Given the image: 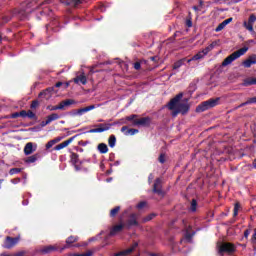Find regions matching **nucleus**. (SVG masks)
Instances as JSON below:
<instances>
[{"label": "nucleus", "mask_w": 256, "mask_h": 256, "mask_svg": "<svg viewBox=\"0 0 256 256\" xmlns=\"http://www.w3.org/2000/svg\"><path fill=\"white\" fill-rule=\"evenodd\" d=\"M181 99H183V93H179L168 103V109L172 111V117H177L179 113L181 115H187L189 113V104L181 103Z\"/></svg>", "instance_id": "obj_1"}, {"label": "nucleus", "mask_w": 256, "mask_h": 256, "mask_svg": "<svg viewBox=\"0 0 256 256\" xmlns=\"http://www.w3.org/2000/svg\"><path fill=\"white\" fill-rule=\"evenodd\" d=\"M127 121H132V125L138 127H149L151 125V118L150 117H142L137 119V114H132L127 116L126 118L120 119L122 125H127Z\"/></svg>", "instance_id": "obj_2"}, {"label": "nucleus", "mask_w": 256, "mask_h": 256, "mask_svg": "<svg viewBox=\"0 0 256 256\" xmlns=\"http://www.w3.org/2000/svg\"><path fill=\"white\" fill-rule=\"evenodd\" d=\"M219 101H221V98L217 97L202 102L196 107V113H203L205 111H209V109H213V107H217L219 105Z\"/></svg>", "instance_id": "obj_3"}, {"label": "nucleus", "mask_w": 256, "mask_h": 256, "mask_svg": "<svg viewBox=\"0 0 256 256\" xmlns=\"http://www.w3.org/2000/svg\"><path fill=\"white\" fill-rule=\"evenodd\" d=\"M249 51L248 47L240 48L238 51L233 52L228 57H226L222 62V67H227V65H231L233 61L239 59V57L245 55Z\"/></svg>", "instance_id": "obj_4"}, {"label": "nucleus", "mask_w": 256, "mask_h": 256, "mask_svg": "<svg viewBox=\"0 0 256 256\" xmlns=\"http://www.w3.org/2000/svg\"><path fill=\"white\" fill-rule=\"evenodd\" d=\"M217 249H218V255H221V256L225 255V253L227 255H233V253L237 251V247L235 246V244L231 242H224L218 245Z\"/></svg>", "instance_id": "obj_5"}, {"label": "nucleus", "mask_w": 256, "mask_h": 256, "mask_svg": "<svg viewBox=\"0 0 256 256\" xmlns=\"http://www.w3.org/2000/svg\"><path fill=\"white\" fill-rule=\"evenodd\" d=\"M12 17H18V19H25V10L15 8L10 15H4L2 17L3 23H9Z\"/></svg>", "instance_id": "obj_6"}, {"label": "nucleus", "mask_w": 256, "mask_h": 256, "mask_svg": "<svg viewBox=\"0 0 256 256\" xmlns=\"http://www.w3.org/2000/svg\"><path fill=\"white\" fill-rule=\"evenodd\" d=\"M97 128L90 129L88 133H104V131H109L113 124L103 123L96 125Z\"/></svg>", "instance_id": "obj_7"}, {"label": "nucleus", "mask_w": 256, "mask_h": 256, "mask_svg": "<svg viewBox=\"0 0 256 256\" xmlns=\"http://www.w3.org/2000/svg\"><path fill=\"white\" fill-rule=\"evenodd\" d=\"M125 227L127 229H131V227H139V221H137V214L136 213L130 214L128 220L126 221Z\"/></svg>", "instance_id": "obj_8"}, {"label": "nucleus", "mask_w": 256, "mask_h": 256, "mask_svg": "<svg viewBox=\"0 0 256 256\" xmlns=\"http://www.w3.org/2000/svg\"><path fill=\"white\" fill-rule=\"evenodd\" d=\"M17 243H19V238L18 237H11V236H7L6 240H5V249H12V247H15V245H17Z\"/></svg>", "instance_id": "obj_9"}, {"label": "nucleus", "mask_w": 256, "mask_h": 256, "mask_svg": "<svg viewBox=\"0 0 256 256\" xmlns=\"http://www.w3.org/2000/svg\"><path fill=\"white\" fill-rule=\"evenodd\" d=\"M77 136H73L71 138H69L68 140L56 145L54 147V151H61V149H65V147H69V145H71V143H73V141H75V138Z\"/></svg>", "instance_id": "obj_10"}, {"label": "nucleus", "mask_w": 256, "mask_h": 256, "mask_svg": "<svg viewBox=\"0 0 256 256\" xmlns=\"http://www.w3.org/2000/svg\"><path fill=\"white\" fill-rule=\"evenodd\" d=\"M162 180L161 178H156L154 185H153V193L156 195H163V188L161 186Z\"/></svg>", "instance_id": "obj_11"}, {"label": "nucleus", "mask_w": 256, "mask_h": 256, "mask_svg": "<svg viewBox=\"0 0 256 256\" xmlns=\"http://www.w3.org/2000/svg\"><path fill=\"white\" fill-rule=\"evenodd\" d=\"M243 67H245L246 69H249V67H251V65H256V54H252L250 55L243 63H242Z\"/></svg>", "instance_id": "obj_12"}, {"label": "nucleus", "mask_w": 256, "mask_h": 256, "mask_svg": "<svg viewBox=\"0 0 256 256\" xmlns=\"http://www.w3.org/2000/svg\"><path fill=\"white\" fill-rule=\"evenodd\" d=\"M35 151H37V146H35V148H33L32 142H28L24 147L25 155H31L32 153H35Z\"/></svg>", "instance_id": "obj_13"}, {"label": "nucleus", "mask_w": 256, "mask_h": 256, "mask_svg": "<svg viewBox=\"0 0 256 256\" xmlns=\"http://www.w3.org/2000/svg\"><path fill=\"white\" fill-rule=\"evenodd\" d=\"M74 83H76V85H78V83L85 85L87 83V76H85V73L82 72L81 74L77 75L74 78Z\"/></svg>", "instance_id": "obj_14"}, {"label": "nucleus", "mask_w": 256, "mask_h": 256, "mask_svg": "<svg viewBox=\"0 0 256 256\" xmlns=\"http://www.w3.org/2000/svg\"><path fill=\"white\" fill-rule=\"evenodd\" d=\"M125 227V224H119L115 225L111 230H110V236L113 237L117 235V233H121L123 231V228Z\"/></svg>", "instance_id": "obj_15"}, {"label": "nucleus", "mask_w": 256, "mask_h": 256, "mask_svg": "<svg viewBox=\"0 0 256 256\" xmlns=\"http://www.w3.org/2000/svg\"><path fill=\"white\" fill-rule=\"evenodd\" d=\"M93 109H95V105L80 108L75 111L74 115H83L84 113H88V111H93Z\"/></svg>", "instance_id": "obj_16"}, {"label": "nucleus", "mask_w": 256, "mask_h": 256, "mask_svg": "<svg viewBox=\"0 0 256 256\" xmlns=\"http://www.w3.org/2000/svg\"><path fill=\"white\" fill-rule=\"evenodd\" d=\"M83 3V0H64V4L67 5V7H77Z\"/></svg>", "instance_id": "obj_17"}, {"label": "nucleus", "mask_w": 256, "mask_h": 256, "mask_svg": "<svg viewBox=\"0 0 256 256\" xmlns=\"http://www.w3.org/2000/svg\"><path fill=\"white\" fill-rule=\"evenodd\" d=\"M97 149L102 155H105V153H109V147H107V144L105 143L98 144Z\"/></svg>", "instance_id": "obj_18"}, {"label": "nucleus", "mask_w": 256, "mask_h": 256, "mask_svg": "<svg viewBox=\"0 0 256 256\" xmlns=\"http://www.w3.org/2000/svg\"><path fill=\"white\" fill-rule=\"evenodd\" d=\"M256 105V96L252 98H248V100L244 103H241L236 109H241V107H245V105Z\"/></svg>", "instance_id": "obj_19"}, {"label": "nucleus", "mask_w": 256, "mask_h": 256, "mask_svg": "<svg viewBox=\"0 0 256 256\" xmlns=\"http://www.w3.org/2000/svg\"><path fill=\"white\" fill-rule=\"evenodd\" d=\"M38 159H41V154L36 153L26 158L25 163H35V161H37Z\"/></svg>", "instance_id": "obj_20"}, {"label": "nucleus", "mask_w": 256, "mask_h": 256, "mask_svg": "<svg viewBox=\"0 0 256 256\" xmlns=\"http://www.w3.org/2000/svg\"><path fill=\"white\" fill-rule=\"evenodd\" d=\"M74 103H75V100L67 99L60 102V107H62V109H65V107H69V105H74Z\"/></svg>", "instance_id": "obj_21"}, {"label": "nucleus", "mask_w": 256, "mask_h": 256, "mask_svg": "<svg viewBox=\"0 0 256 256\" xmlns=\"http://www.w3.org/2000/svg\"><path fill=\"white\" fill-rule=\"evenodd\" d=\"M77 241H79V237H77V236H69L66 239V245H67V247H69V245H73V243H77Z\"/></svg>", "instance_id": "obj_22"}, {"label": "nucleus", "mask_w": 256, "mask_h": 256, "mask_svg": "<svg viewBox=\"0 0 256 256\" xmlns=\"http://www.w3.org/2000/svg\"><path fill=\"white\" fill-rule=\"evenodd\" d=\"M205 55L202 51L198 52L196 55H194L191 59L188 60V63H191V61H199V59H203Z\"/></svg>", "instance_id": "obj_23"}, {"label": "nucleus", "mask_w": 256, "mask_h": 256, "mask_svg": "<svg viewBox=\"0 0 256 256\" xmlns=\"http://www.w3.org/2000/svg\"><path fill=\"white\" fill-rule=\"evenodd\" d=\"M117 143V138L115 137V135H111L108 139V145L109 147L113 148L115 147V144Z\"/></svg>", "instance_id": "obj_24"}, {"label": "nucleus", "mask_w": 256, "mask_h": 256, "mask_svg": "<svg viewBox=\"0 0 256 256\" xmlns=\"http://www.w3.org/2000/svg\"><path fill=\"white\" fill-rule=\"evenodd\" d=\"M59 119V114L52 113L47 117L48 123H53V121H57Z\"/></svg>", "instance_id": "obj_25"}, {"label": "nucleus", "mask_w": 256, "mask_h": 256, "mask_svg": "<svg viewBox=\"0 0 256 256\" xmlns=\"http://www.w3.org/2000/svg\"><path fill=\"white\" fill-rule=\"evenodd\" d=\"M121 211V206H116L110 210V217H117V214Z\"/></svg>", "instance_id": "obj_26"}, {"label": "nucleus", "mask_w": 256, "mask_h": 256, "mask_svg": "<svg viewBox=\"0 0 256 256\" xmlns=\"http://www.w3.org/2000/svg\"><path fill=\"white\" fill-rule=\"evenodd\" d=\"M245 87H249L250 85H256V78L246 79L244 81Z\"/></svg>", "instance_id": "obj_27"}, {"label": "nucleus", "mask_w": 256, "mask_h": 256, "mask_svg": "<svg viewBox=\"0 0 256 256\" xmlns=\"http://www.w3.org/2000/svg\"><path fill=\"white\" fill-rule=\"evenodd\" d=\"M26 117H28V119H33L34 121H37V114H35L33 110H28Z\"/></svg>", "instance_id": "obj_28"}, {"label": "nucleus", "mask_w": 256, "mask_h": 256, "mask_svg": "<svg viewBox=\"0 0 256 256\" xmlns=\"http://www.w3.org/2000/svg\"><path fill=\"white\" fill-rule=\"evenodd\" d=\"M71 161H72L73 165H77V163H79V154L72 153L71 154Z\"/></svg>", "instance_id": "obj_29"}, {"label": "nucleus", "mask_w": 256, "mask_h": 256, "mask_svg": "<svg viewBox=\"0 0 256 256\" xmlns=\"http://www.w3.org/2000/svg\"><path fill=\"white\" fill-rule=\"evenodd\" d=\"M190 211H192V213H195V211H197V200L196 199H192L191 204H190Z\"/></svg>", "instance_id": "obj_30"}, {"label": "nucleus", "mask_w": 256, "mask_h": 256, "mask_svg": "<svg viewBox=\"0 0 256 256\" xmlns=\"http://www.w3.org/2000/svg\"><path fill=\"white\" fill-rule=\"evenodd\" d=\"M244 27L247 29V31H250V33H255V29H253V24H250L249 22H244Z\"/></svg>", "instance_id": "obj_31"}, {"label": "nucleus", "mask_w": 256, "mask_h": 256, "mask_svg": "<svg viewBox=\"0 0 256 256\" xmlns=\"http://www.w3.org/2000/svg\"><path fill=\"white\" fill-rule=\"evenodd\" d=\"M23 168H12L9 170V175H17V173H21Z\"/></svg>", "instance_id": "obj_32"}, {"label": "nucleus", "mask_w": 256, "mask_h": 256, "mask_svg": "<svg viewBox=\"0 0 256 256\" xmlns=\"http://www.w3.org/2000/svg\"><path fill=\"white\" fill-rule=\"evenodd\" d=\"M51 251H55L54 246H46L42 249V253H51Z\"/></svg>", "instance_id": "obj_33"}, {"label": "nucleus", "mask_w": 256, "mask_h": 256, "mask_svg": "<svg viewBox=\"0 0 256 256\" xmlns=\"http://www.w3.org/2000/svg\"><path fill=\"white\" fill-rule=\"evenodd\" d=\"M136 133H139L138 129L130 128L125 132V135H135Z\"/></svg>", "instance_id": "obj_34"}, {"label": "nucleus", "mask_w": 256, "mask_h": 256, "mask_svg": "<svg viewBox=\"0 0 256 256\" xmlns=\"http://www.w3.org/2000/svg\"><path fill=\"white\" fill-rule=\"evenodd\" d=\"M241 207V205H239V203H236L234 205V210H233V217H237V215H239V208Z\"/></svg>", "instance_id": "obj_35"}, {"label": "nucleus", "mask_w": 256, "mask_h": 256, "mask_svg": "<svg viewBox=\"0 0 256 256\" xmlns=\"http://www.w3.org/2000/svg\"><path fill=\"white\" fill-rule=\"evenodd\" d=\"M39 105H40L39 100H33L31 102L30 109H32V110L33 109H38Z\"/></svg>", "instance_id": "obj_36"}, {"label": "nucleus", "mask_w": 256, "mask_h": 256, "mask_svg": "<svg viewBox=\"0 0 256 256\" xmlns=\"http://www.w3.org/2000/svg\"><path fill=\"white\" fill-rule=\"evenodd\" d=\"M47 109H49L50 111L63 110V106H61V104L57 106H48Z\"/></svg>", "instance_id": "obj_37"}, {"label": "nucleus", "mask_w": 256, "mask_h": 256, "mask_svg": "<svg viewBox=\"0 0 256 256\" xmlns=\"http://www.w3.org/2000/svg\"><path fill=\"white\" fill-rule=\"evenodd\" d=\"M225 24L224 22L220 23L216 28H215V31L216 33H219L220 31H223V29H225Z\"/></svg>", "instance_id": "obj_38"}, {"label": "nucleus", "mask_w": 256, "mask_h": 256, "mask_svg": "<svg viewBox=\"0 0 256 256\" xmlns=\"http://www.w3.org/2000/svg\"><path fill=\"white\" fill-rule=\"evenodd\" d=\"M47 93H51V88H47L46 90H43L39 93V97H47Z\"/></svg>", "instance_id": "obj_39"}, {"label": "nucleus", "mask_w": 256, "mask_h": 256, "mask_svg": "<svg viewBox=\"0 0 256 256\" xmlns=\"http://www.w3.org/2000/svg\"><path fill=\"white\" fill-rule=\"evenodd\" d=\"M153 217H155V214H150L148 216H146L145 218H143V223H147L149 221H151L153 219Z\"/></svg>", "instance_id": "obj_40"}, {"label": "nucleus", "mask_w": 256, "mask_h": 256, "mask_svg": "<svg viewBox=\"0 0 256 256\" xmlns=\"http://www.w3.org/2000/svg\"><path fill=\"white\" fill-rule=\"evenodd\" d=\"M255 21H256V16H255V14H251V15L249 16L248 23H250V25H253V23H255Z\"/></svg>", "instance_id": "obj_41"}, {"label": "nucleus", "mask_w": 256, "mask_h": 256, "mask_svg": "<svg viewBox=\"0 0 256 256\" xmlns=\"http://www.w3.org/2000/svg\"><path fill=\"white\" fill-rule=\"evenodd\" d=\"M182 65H183V61L179 60V61L174 63L173 69H179L180 67H182Z\"/></svg>", "instance_id": "obj_42"}, {"label": "nucleus", "mask_w": 256, "mask_h": 256, "mask_svg": "<svg viewBox=\"0 0 256 256\" xmlns=\"http://www.w3.org/2000/svg\"><path fill=\"white\" fill-rule=\"evenodd\" d=\"M147 205V202L142 201L136 205V209H144V207Z\"/></svg>", "instance_id": "obj_43"}, {"label": "nucleus", "mask_w": 256, "mask_h": 256, "mask_svg": "<svg viewBox=\"0 0 256 256\" xmlns=\"http://www.w3.org/2000/svg\"><path fill=\"white\" fill-rule=\"evenodd\" d=\"M210 51H213V49L210 46H207L206 48H204L202 50V53L205 55H207Z\"/></svg>", "instance_id": "obj_44"}, {"label": "nucleus", "mask_w": 256, "mask_h": 256, "mask_svg": "<svg viewBox=\"0 0 256 256\" xmlns=\"http://www.w3.org/2000/svg\"><path fill=\"white\" fill-rule=\"evenodd\" d=\"M158 161L159 163H161L163 165V163H165V154H160V156L158 157Z\"/></svg>", "instance_id": "obj_45"}, {"label": "nucleus", "mask_w": 256, "mask_h": 256, "mask_svg": "<svg viewBox=\"0 0 256 256\" xmlns=\"http://www.w3.org/2000/svg\"><path fill=\"white\" fill-rule=\"evenodd\" d=\"M133 67H134V69H135L136 71L141 70V62H135V63L133 64Z\"/></svg>", "instance_id": "obj_46"}, {"label": "nucleus", "mask_w": 256, "mask_h": 256, "mask_svg": "<svg viewBox=\"0 0 256 256\" xmlns=\"http://www.w3.org/2000/svg\"><path fill=\"white\" fill-rule=\"evenodd\" d=\"M220 41L219 40H216V41H213L209 47H211V49H215V47H217V45H219Z\"/></svg>", "instance_id": "obj_47"}, {"label": "nucleus", "mask_w": 256, "mask_h": 256, "mask_svg": "<svg viewBox=\"0 0 256 256\" xmlns=\"http://www.w3.org/2000/svg\"><path fill=\"white\" fill-rule=\"evenodd\" d=\"M63 139H65V137L63 136H58L56 138H54L52 141L55 143H59L60 141H63Z\"/></svg>", "instance_id": "obj_48"}, {"label": "nucleus", "mask_w": 256, "mask_h": 256, "mask_svg": "<svg viewBox=\"0 0 256 256\" xmlns=\"http://www.w3.org/2000/svg\"><path fill=\"white\" fill-rule=\"evenodd\" d=\"M20 117H22V119H25L27 117V110H21L19 112Z\"/></svg>", "instance_id": "obj_49"}, {"label": "nucleus", "mask_w": 256, "mask_h": 256, "mask_svg": "<svg viewBox=\"0 0 256 256\" xmlns=\"http://www.w3.org/2000/svg\"><path fill=\"white\" fill-rule=\"evenodd\" d=\"M91 255H93V252H91V251H88V252L83 253V254H74V256H91Z\"/></svg>", "instance_id": "obj_50"}, {"label": "nucleus", "mask_w": 256, "mask_h": 256, "mask_svg": "<svg viewBox=\"0 0 256 256\" xmlns=\"http://www.w3.org/2000/svg\"><path fill=\"white\" fill-rule=\"evenodd\" d=\"M53 145H55V142L53 140H50L47 144H46V149H51V147H53Z\"/></svg>", "instance_id": "obj_51"}, {"label": "nucleus", "mask_w": 256, "mask_h": 256, "mask_svg": "<svg viewBox=\"0 0 256 256\" xmlns=\"http://www.w3.org/2000/svg\"><path fill=\"white\" fill-rule=\"evenodd\" d=\"M18 117H20L19 112H14L10 115V119H17Z\"/></svg>", "instance_id": "obj_52"}, {"label": "nucleus", "mask_w": 256, "mask_h": 256, "mask_svg": "<svg viewBox=\"0 0 256 256\" xmlns=\"http://www.w3.org/2000/svg\"><path fill=\"white\" fill-rule=\"evenodd\" d=\"M49 124H50L49 120L46 119L45 121H42L40 125H41V127H47V125H49Z\"/></svg>", "instance_id": "obj_53"}, {"label": "nucleus", "mask_w": 256, "mask_h": 256, "mask_svg": "<svg viewBox=\"0 0 256 256\" xmlns=\"http://www.w3.org/2000/svg\"><path fill=\"white\" fill-rule=\"evenodd\" d=\"M233 21V18H228L226 20H224L222 23L225 24V26L227 27V25H229V23H231Z\"/></svg>", "instance_id": "obj_54"}, {"label": "nucleus", "mask_w": 256, "mask_h": 256, "mask_svg": "<svg viewBox=\"0 0 256 256\" xmlns=\"http://www.w3.org/2000/svg\"><path fill=\"white\" fill-rule=\"evenodd\" d=\"M186 26L193 27V21H191V18L186 20Z\"/></svg>", "instance_id": "obj_55"}, {"label": "nucleus", "mask_w": 256, "mask_h": 256, "mask_svg": "<svg viewBox=\"0 0 256 256\" xmlns=\"http://www.w3.org/2000/svg\"><path fill=\"white\" fill-rule=\"evenodd\" d=\"M250 234H251V230H250V229H246V230L244 231V237H245V239H247V237H249Z\"/></svg>", "instance_id": "obj_56"}, {"label": "nucleus", "mask_w": 256, "mask_h": 256, "mask_svg": "<svg viewBox=\"0 0 256 256\" xmlns=\"http://www.w3.org/2000/svg\"><path fill=\"white\" fill-rule=\"evenodd\" d=\"M127 131H129V127L128 126H123L121 128V132L124 133V135H125V133H127Z\"/></svg>", "instance_id": "obj_57"}, {"label": "nucleus", "mask_w": 256, "mask_h": 256, "mask_svg": "<svg viewBox=\"0 0 256 256\" xmlns=\"http://www.w3.org/2000/svg\"><path fill=\"white\" fill-rule=\"evenodd\" d=\"M19 182H21V178H16V179L11 180V183H14V185L19 183Z\"/></svg>", "instance_id": "obj_58"}, {"label": "nucleus", "mask_w": 256, "mask_h": 256, "mask_svg": "<svg viewBox=\"0 0 256 256\" xmlns=\"http://www.w3.org/2000/svg\"><path fill=\"white\" fill-rule=\"evenodd\" d=\"M193 238V234L187 232L186 233V239H192Z\"/></svg>", "instance_id": "obj_59"}, {"label": "nucleus", "mask_w": 256, "mask_h": 256, "mask_svg": "<svg viewBox=\"0 0 256 256\" xmlns=\"http://www.w3.org/2000/svg\"><path fill=\"white\" fill-rule=\"evenodd\" d=\"M94 73H97L94 68H91L88 75H94Z\"/></svg>", "instance_id": "obj_60"}, {"label": "nucleus", "mask_w": 256, "mask_h": 256, "mask_svg": "<svg viewBox=\"0 0 256 256\" xmlns=\"http://www.w3.org/2000/svg\"><path fill=\"white\" fill-rule=\"evenodd\" d=\"M148 181H149V183H151V181H153V174H149Z\"/></svg>", "instance_id": "obj_61"}, {"label": "nucleus", "mask_w": 256, "mask_h": 256, "mask_svg": "<svg viewBox=\"0 0 256 256\" xmlns=\"http://www.w3.org/2000/svg\"><path fill=\"white\" fill-rule=\"evenodd\" d=\"M23 255H25V253H23V252H18L16 254H13V256H23Z\"/></svg>", "instance_id": "obj_62"}, {"label": "nucleus", "mask_w": 256, "mask_h": 256, "mask_svg": "<svg viewBox=\"0 0 256 256\" xmlns=\"http://www.w3.org/2000/svg\"><path fill=\"white\" fill-rule=\"evenodd\" d=\"M62 85H63V82H57V83L55 84V87L59 88V87H61Z\"/></svg>", "instance_id": "obj_63"}, {"label": "nucleus", "mask_w": 256, "mask_h": 256, "mask_svg": "<svg viewBox=\"0 0 256 256\" xmlns=\"http://www.w3.org/2000/svg\"><path fill=\"white\" fill-rule=\"evenodd\" d=\"M252 239H253L254 241H256V228L254 229V234H253V236H252Z\"/></svg>", "instance_id": "obj_64"}]
</instances>
